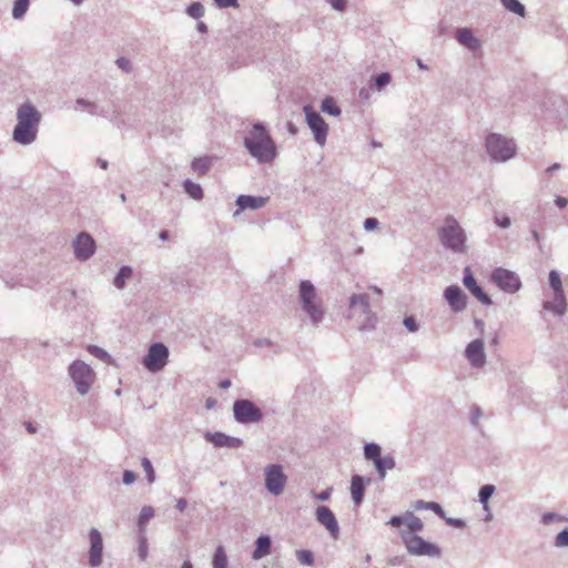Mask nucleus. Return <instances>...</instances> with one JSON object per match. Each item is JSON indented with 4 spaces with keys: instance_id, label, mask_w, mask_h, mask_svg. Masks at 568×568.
Segmentation results:
<instances>
[{
    "instance_id": "nucleus-1",
    "label": "nucleus",
    "mask_w": 568,
    "mask_h": 568,
    "mask_svg": "<svg viewBox=\"0 0 568 568\" xmlns=\"http://www.w3.org/2000/svg\"><path fill=\"white\" fill-rule=\"evenodd\" d=\"M244 146L258 163H270L276 156V145L262 123H255L244 138Z\"/></svg>"
},
{
    "instance_id": "nucleus-2",
    "label": "nucleus",
    "mask_w": 568,
    "mask_h": 568,
    "mask_svg": "<svg viewBox=\"0 0 568 568\" xmlns=\"http://www.w3.org/2000/svg\"><path fill=\"white\" fill-rule=\"evenodd\" d=\"M40 112L29 102L21 104L17 111V125L12 139L21 145H29L37 139Z\"/></svg>"
},
{
    "instance_id": "nucleus-3",
    "label": "nucleus",
    "mask_w": 568,
    "mask_h": 568,
    "mask_svg": "<svg viewBox=\"0 0 568 568\" xmlns=\"http://www.w3.org/2000/svg\"><path fill=\"white\" fill-rule=\"evenodd\" d=\"M438 237L445 248L458 254L467 252L466 232L453 215L445 217L444 224L438 229Z\"/></svg>"
},
{
    "instance_id": "nucleus-4",
    "label": "nucleus",
    "mask_w": 568,
    "mask_h": 568,
    "mask_svg": "<svg viewBox=\"0 0 568 568\" xmlns=\"http://www.w3.org/2000/svg\"><path fill=\"white\" fill-rule=\"evenodd\" d=\"M298 298L302 311L308 316L312 325L317 327L324 320L325 311L322 298L310 281L304 280L300 283Z\"/></svg>"
},
{
    "instance_id": "nucleus-5",
    "label": "nucleus",
    "mask_w": 568,
    "mask_h": 568,
    "mask_svg": "<svg viewBox=\"0 0 568 568\" xmlns=\"http://www.w3.org/2000/svg\"><path fill=\"white\" fill-rule=\"evenodd\" d=\"M488 155L495 162H507L517 153L516 142L498 133H489L485 140Z\"/></svg>"
},
{
    "instance_id": "nucleus-6",
    "label": "nucleus",
    "mask_w": 568,
    "mask_h": 568,
    "mask_svg": "<svg viewBox=\"0 0 568 568\" xmlns=\"http://www.w3.org/2000/svg\"><path fill=\"white\" fill-rule=\"evenodd\" d=\"M69 376L74 383L75 389L80 395H87L95 381V373L90 365L83 361L72 362L68 368Z\"/></svg>"
},
{
    "instance_id": "nucleus-7",
    "label": "nucleus",
    "mask_w": 568,
    "mask_h": 568,
    "mask_svg": "<svg viewBox=\"0 0 568 568\" xmlns=\"http://www.w3.org/2000/svg\"><path fill=\"white\" fill-rule=\"evenodd\" d=\"M399 534L410 555L427 556L430 558H439L442 556V549L437 545L426 541L418 535L405 530H400Z\"/></svg>"
},
{
    "instance_id": "nucleus-8",
    "label": "nucleus",
    "mask_w": 568,
    "mask_h": 568,
    "mask_svg": "<svg viewBox=\"0 0 568 568\" xmlns=\"http://www.w3.org/2000/svg\"><path fill=\"white\" fill-rule=\"evenodd\" d=\"M234 418L240 424H256L263 419L262 410L250 399H236L233 403Z\"/></svg>"
},
{
    "instance_id": "nucleus-9",
    "label": "nucleus",
    "mask_w": 568,
    "mask_h": 568,
    "mask_svg": "<svg viewBox=\"0 0 568 568\" xmlns=\"http://www.w3.org/2000/svg\"><path fill=\"white\" fill-rule=\"evenodd\" d=\"M169 355V348L163 343H154L149 347L142 363L149 372L158 373L166 366Z\"/></svg>"
},
{
    "instance_id": "nucleus-10",
    "label": "nucleus",
    "mask_w": 568,
    "mask_h": 568,
    "mask_svg": "<svg viewBox=\"0 0 568 568\" xmlns=\"http://www.w3.org/2000/svg\"><path fill=\"white\" fill-rule=\"evenodd\" d=\"M303 111L305 113L306 123L314 134L315 142L318 145L324 146L328 133L327 123L311 105H305Z\"/></svg>"
},
{
    "instance_id": "nucleus-11",
    "label": "nucleus",
    "mask_w": 568,
    "mask_h": 568,
    "mask_svg": "<svg viewBox=\"0 0 568 568\" xmlns=\"http://www.w3.org/2000/svg\"><path fill=\"white\" fill-rule=\"evenodd\" d=\"M490 280L506 293H516L521 287V281L519 276L515 272L503 267L495 268L491 272Z\"/></svg>"
},
{
    "instance_id": "nucleus-12",
    "label": "nucleus",
    "mask_w": 568,
    "mask_h": 568,
    "mask_svg": "<svg viewBox=\"0 0 568 568\" xmlns=\"http://www.w3.org/2000/svg\"><path fill=\"white\" fill-rule=\"evenodd\" d=\"M349 307L353 316L364 315L365 322L361 325V329L373 328L375 324V315L371 311L367 294H354L349 298Z\"/></svg>"
},
{
    "instance_id": "nucleus-13",
    "label": "nucleus",
    "mask_w": 568,
    "mask_h": 568,
    "mask_svg": "<svg viewBox=\"0 0 568 568\" xmlns=\"http://www.w3.org/2000/svg\"><path fill=\"white\" fill-rule=\"evenodd\" d=\"M287 477L281 465L272 464L265 468V487L274 496L283 493Z\"/></svg>"
},
{
    "instance_id": "nucleus-14",
    "label": "nucleus",
    "mask_w": 568,
    "mask_h": 568,
    "mask_svg": "<svg viewBox=\"0 0 568 568\" xmlns=\"http://www.w3.org/2000/svg\"><path fill=\"white\" fill-rule=\"evenodd\" d=\"M73 250L79 261H87L95 252V242L90 234L82 232L74 239Z\"/></svg>"
},
{
    "instance_id": "nucleus-15",
    "label": "nucleus",
    "mask_w": 568,
    "mask_h": 568,
    "mask_svg": "<svg viewBox=\"0 0 568 568\" xmlns=\"http://www.w3.org/2000/svg\"><path fill=\"white\" fill-rule=\"evenodd\" d=\"M316 520L327 529L329 535L337 539L339 536V526L334 513L326 506H318L315 510Z\"/></svg>"
},
{
    "instance_id": "nucleus-16",
    "label": "nucleus",
    "mask_w": 568,
    "mask_h": 568,
    "mask_svg": "<svg viewBox=\"0 0 568 568\" xmlns=\"http://www.w3.org/2000/svg\"><path fill=\"white\" fill-rule=\"evenodd\" d=\"M465 356L473 367L480 368L486 363L485 343L481 338L471 341L465 349Z\"/></svg>"
},
{
    "instance_id": "nucleus-17",
    "label": "nucleus",
    "mask_w": 568,
    "mask_h": 568,
    "mask_svg": "<svg viewBox=\"0 0 568 568\" xmlns=\"http://www.w3.org/2000/svg\"><path fill=\"white\" fill-rule=\"evenodd\" d=\"M444 297L452 311L459 313L467 306V296L457 285H449L444 291Z\"/></svg>"
},
{
    "instance_id": "nucleus-18",
    "label": "nucleus",
    "mask_w": 568,
    "mask_h": 568,
    "mask_svg": "<svg viewBox=\"0 0 568 568\" xmlns=\"http://www.w3.org/2000/svg\"><path fill=\"white\" fill-rule=\"evenodd\" d=\"M90 550L89 564L91 567H98L102 562L103 540L102 535L97 528H92L89 532Z\"/></svg>"
},
{
    "instance_id": "nucleus-19",
    "label": "nucleus",
    "mask_w": 568,
    "mask_h": 568,
    "mask_svg": "<svg viewBox=\"0 0 568 568\" xmlns=\"http://www.w3.org/2000/svg\"><path fill=\"white\" fill-rule=\"evenodd\" d=\"M464 285L467 287V290L484 305H491L493 301L486 294L483 288L477 284L475 277L471 274V271L469 267H465L464 270V278H463Z\"/></svg>"
},
{
    "instance_id": "nucleus-20",
    "label": "nucleus",
    "mask_w": 568,
    "mask_h": 568,
    "mask_svg": "<svg viewBox=\"0 0 568 568\" xmlns=\"http://www.w3.org/2000/svg\"><path fill=\"white\" fill-rule=\"evenodd\" d=\"M205 438L215 447L239 448L243 445V440L241 438L232 437L221 432H216L213 434L207 433Z\"/></svg>"
},
{
    "instance_id": "nucleus-21",
    "label": "nucleus",
    "mask_w": 568,
    "mask_h": 568,
    "mask_svg": "<svg viewBox=\"0 0 568 568\" xmlns=\"http://www.w3.org/2000/svg\"><path fill=\"white\" fill-rule=\"evenodd\" d=\"M267 200L268 199L264 196L240 195L236 199L237 210L234 212V216H237L242 211L247 209H261L266 205Z\"/></svg>"
},
{
    "instance_id": "nucleus-22",
    "label": "nucleus",
    "mask_w": 568,
    "mask_h": 568,
    "mask_svg": "<svg viewBox=\"0 0 568 568\" xmlns=\"http://www.w3.org/2000/svg\"><path fill=\"white\" fill-rule=\"evenodd\" d=\"M542 308L551 312L556 316H562L567 310L565 293H554V298L551 301H545Z\"/></svg>"
},
{
    "instance_id": "nucleus-23",
    "label": "nucleus",
    "mask_w": 568,
    "mask_h": 568,
    "mask_svg": "<svg viewBox=\"0 0 568 568\" xmlns=\"http://www.w3.org/2000/svg\"><path fill=\"white\" fill-rule=\"evenodd\" d=\"M371 483V478H364L359 475H354L351 481V495L356 505H361L364 498L365 485Z\"/></svg>"
},
{
    "instance_id": "nucleus-24",
    "label": "nucleus",
    "mask_w": 568,
    "mask_h": 568,
    "mask_svg": "<svg viewBox=\"0 0 568 568\" xmlns=\"http://www.w3.org/2000/svg\"><path fill=\"white\" fill-rule=\"evenodd\" d=\"M456 40L467 49L476 51L480 48V41L474 36L468 28H460L456 31Z\"/></svg>"
},
{
    "instance_id": "nucleus-25",
    "label": "nucleus",
    "mask_w": 568,
    "mask_h": 568,
    "mask_svg": "<svg viewBox=\"0 0 568 568\" xmlns=\"http://www.w3.org/2000/svg\"><path fill=\"white\" fill-rule=\"evenodd\" d=\"M271 537L267 535L260 536L255 541V549L252 552V559L260 560L271 552Z\"/></svg>"
},
{
    "instance_id": "nucleus-26",
    "label": "nucleus",
    "mask_w": 568,
    "mask_h": 568,
    "mask_svg": "<svg viewBox=\"0 0 568 568\" xmlns=\"http://www.w3.org/2000/svg\"><path fill=\"white\" fill-rule=\"evenodd\" d=\"M374 466L381 479H384L387 470L395 468V458L392 455L381 456L375 460Z\"/></svg>"
},
{
    "instance_id": "nucleus-27",
    "label": "nucleus",
    "mask_w": 568,
    "mask_h": 568,
    "mask_svg": "<svg viewBox=\"0 0 568 568\" xmlns=\"http://www.w3.org/2000/svg\"><path fill=\"white\" fill-rule=\"evenodd\" d=\"M183 189L191 199L195 201H200L203 199V189L199 183H195L191 180H185L183 182Z\"/></svg>"
},
{
    "instance_id": "nucleus-28",
    "label": "nucleus",
    "mask_w": 568,
    "mask_h": 568,
    "mask_svg": "<svg viewBox=\"0 0 568 568\" xmlns=\"http://www.w3.org/2000/svg\"><path fill=\"white\" fill-rule=\"evenodd\" d=\"M415 510H433L436 515H438L440 518H445V511L443 507L435 501H425V500H416L414 504Z\"/></svg>"
},
{
    "instance_id": "nucleus-29",
    "label": "nucleus",
    "mask_w": 568,
    "mask_h": 568,
    "mask_svg": "<svg viewBox=\"0 0 568 568\" xmlns=\"http://www.w3.org/2000/svg\"><path fill=\"white\" fill-rule=\"evenodd\" d=\"M132 274H133V270L131 266H128V265L122 266L113 280V285L118 290H123L126 284V280H129L132 276Z\"/></svg>"
},
{
    "instance_id": "nucleus-30",
    "label": "nucleus",
    "mask_w": 568,
    "mask_h": 568,
    "mask_svg": "<svg viewBox=\"0 0 568 568\" xmlns=\"http://www.w3.org/2000/svg\"><path fill=\"white\" fill-rule=\"evenodd\" d=\"M78 109L87 110L91 115H105V112L103 110H99L98 105L94 102H91L83 98H79L75 100V110Z\"/></svg>"
},
{
    "instance_id": "nucleus-31",
    "label": "nucleus",
    "mask_w": 568,
    "mask_h": 568,
    "mask_svg": "<svg viewBox=\"0 0 568 568\" xmlns=\"http://www.w3.org/2000/svg\"><path fill=\"white\" fill-rule=\"evenodd\" d=\"M405 525L408 528L407 531H410L412 534H414L415 531H422L424 528V524L420 520V518H418L410 511H407L405 514Z\"/></svg>"
},
{
    "instance_id": "nucleus-32",
    "label": "nucleus",
    "mask_w": 568,
    "mask_h": 568,
    "mask_svg": "<svg viewBox=\"0 0 568 568\" xmlns=\"http://www.w3.org/2000/svg\"><path fill=\"white\" fill-rule=\"evenodd\" d=\"M213 568H227V556L223 546H217L212 560Z\"/></svg>"
},
{
    "instance_id": "nucleus-33",
    "label": "nucleus",
    "mask_w": 568,
    "mask_h": 568,
    "mask_svg": "<svg viewBox=\"0 0 568 568\" xmlns=\"http://www.w3.org/2000/svg\"><path fill=\"white\" fill-rule=\"evenodd\" d=\"M501 4L510 12L525 17V6L518 0H500Z\"/></svg>"
},
{
    "instance_id": "nucleus-34",
    "label": "nucleus",
    "mask_w": 568,
    "mask_h": 568,
    "mask_svg": "<svg viewBox=\"0 0 568 568\" xmlns=\"http://www.w3.org/2000/svg\"><path fill=\"white\" fill-rule=\"evenodd\" d=\"M30 0H16L12 9V17L20 20L28 11Z\"/></svg>"
},
{
    "instance_id": "nucleus-35",
    "label": "nucleus",
    "mask_w": 568,
    "mask_h": 568,
    "mask_svg": "<svg viewBox=\"0 0 568 568\" xmlns=\"http://www.w3.org/2000/svg\"><path fill=\"white\" fill-rule=\"evenodd\" d=\"M153 517H154V509L151 506L142 507L140 516H139V520H138V526H139L140 531H142L145 528V526L148 525L150 519H152Z\"/></svg>"
},
{
    "instance_id": "nucleus-36",
    "label": "nucleus",
    "mask_w": 568,
    "mask_h": 568,
    "mask_svg": "<svg viewBox=\"0 0 568 568\" xmlns=\"http://www.w3.org/2000/svg\"><path fill=\"white\" fill-rule=\"evenodd\" d=\"M210 159L209 158H200L192 161V170L200 175H204L210 170Z\"/></svg>"
},
{
    "instance_id": "nucleus-37",
    "label": "nucleus",
    "mask_w": 568,
    "mask_h": 568,
    "mask_svg": "<svg viewBox=\"0 0 568 568\" xmlns=\"http://www.w3.org/2000/svg\"><path fill=\"white\" fill-rule=\"evenodd\" d=\"M381 446L375 443L366 444L364 447V456L367 460H372L375 463L376 459H378L381 455Z\"/></svg>"
},
{
    "instance_id": "nucleus-38",
    "label": "nucleus",
    "mask_w": 568,
    "mask_h": 568,
    "mask_svg": "<svg viewBox=\"0 0 568 568\" xmlns=\"http://www.w3.org/2000/svg\"><path fill=\"white\" fill-rule=\"evenodd\" d=\"M494 491H495L494 485H484L479 489V494H478L479 501L483 505L484 509L487 511H488V500L493 496Z\"/></svg>"
},
{
    "instance_id": "nucleus-39",
    "label": "nucleus",
    "mask_w": 568,
    "mask_h": 568,
    "mask_svg": "<svg viewBox=\"0 0 568 568\" xmlns=\"http://www.w3.org/2000/svg\"><path fill=\"white\" fill-rule=\"evenodd\" d=\"M392 81V75L388 72H382L372 79L373 85L376 90L382 91Z\"/></svg>"
},
{
    "instance_id": "nucleus-40",
    "label": "nucleus",
    "mask_w": 568,
    "mask_h": 568,
    "mask_svg": "<svg viewBox=\"0 0 568 568\" xmlns=\"http://www.w3.org/2000/svg\"><path fill=\"white\" fill-rule=\"evenodd\" d=\"M88 351L94 357H97L105 363H109V364L112 363V357L105 349H103L99 346H95V345H89Z\"/></svg>"
},
{
    "instance_id": "nucleus-41",
    "label": "nucleus",
    "mask_w": 568,
    "mask_h": 568,
    "mask_svg": "<svg viewBox=\"0 0 568 568\" xmlns=\"http://www.w3.org/2000/svg\"><path fill=\"white\" fill-rule=\"evenodd\" d=\"M549 285L554 290V293H564L561 278L556 270L549 272Z\"/></svg>"
},
{
    "instance_id": "nucleus-42",
    "label": "nucleus",
    "mask_w": 568,
    "mask_h": 568,
    "mask_svg": "<svg viewBox=\"0 0 568 568\" xmlns=\"http://www.w3.org/2000/svg\"><path fill=\"white\" fill-rule=\"evenodd\" d=\"M295 555L301 565L312 566L314 564V556L311 550L300 549L296 550Z\"/></svg>"
},
{
    "instance_id": "nucleus-43",
    "label": "nucleus",
    "mask_w": 568,
    "mask_h": 568,
    "mask_svg": "<svg viewBox=\"0 0 568 568\" xmlns=\"http://www.w3.org/2000/svg\"><path fill=\"white\" fill-rule=\"evenodd\" d=\"M321 109L323 112H326L334 116L341 114V109L334 103V101L331 98H326L323 100Z\"/></svg>"
},
{
    "instance_id": "nucleus-44",
    "label": "nucleus",
    "mask_w": 568,
    "mask_h": 568,
    "mask_svg": "<svg viewBox=\"0 0 568 568\" xmlns=\"http://www.w3.org/2000/svg\"><path fill=\"white\" fill-rule=\"evenodd\" d=\"M141 466L143 468V470L145 471L148 483L153 484L155 481V471H154L151 460L146 457H143L141 459Z\"/></svg>"
},
{
    "instance_id": "nucleus-45",
    "label": "nucleus",
    "mask_w": 568,
    "mask_h": 568,
    "mask_svg": "<svg viewBox=\"0 0 568 568\" xmlns=\"http://www.w3.org/2000/svg\"><path fill=\"white\" fill-rule=\"evenodd\" d=\"M186 13L193 19H200L204 16V7L200 2H193L186 8Z\"/></svg>"
},
{
    "instance_id": "nucleus-46",
    "label": "nucleus",
    "mask_w": 568,
    "mask_h": 568,
    "mask_svg": "<svg viewBox=\"0 0 568 568\" xmlns=\"http://www.w3.org/2000/svg\"><path fill=\"white\" fill-rule=\"evenodd\" d=\"M555 546L568 547V529H564L556 536Z\"/></svg>"
},
{
    "instance_id": "nucleus-47",
    "label": "nucleus",
    "mask_w": 568,
    "mask_h": 568,
    "mask_svg": "<svg viewBox=\"0 0 568 568\" xmlns=\"http://www.w3.org/2000/svg\"><path fill=\"white\" fill-rule=\"evenodd\" d=\"M115 64L118 65L119 69H121L125 73H130L132 70L130 60L124 57L118 58L115 61Z\"/></svg>"
},
{
    "instance_id": "nucleus-48",
    "label": "nucleus",
    "mask_w": 568,
    "mask_h": 568,
    "mask_svg": "<svg viewBox=\"0 0 568 568\" xmlns=\"http://www.w3.org/2000/svg\"><path fill=\"white\" fill-rule=\"evenodd\" d=\"M494 222L497 226H499L501 229H508L511 225V221L507 215L500 216V215L496 214L494 216Z\"/></svg>"
},
{
    "instance_id": "nucleus-49",
    "label": "nucleus",
    "mask_w": 568,
    "mask_h": 568,
    "mask_svg": "<svg viewBox=\"0 0 568 568\" xmlns=\"http://www.w3.org/2000/svg\"><path fill=\"white\" fill-rule=\"evenodd\" d=\"M215 6L220 9L224 8H237L239 0H213Z\"/></svg>"
},
{
    "instance_id": "nucleus-50",
    "label": "nucleus",
    "mask_w": 568,
    "mask_h": 568,
    "mask_svg": "<svg viewBox=\"0 0 568 568\" xmlns=\"http://www.w3.org/2000/svg\"><path fill=\"white\" fill-rule=\"evenodd\" d=\"M561 520V516L556 513H545L541 517L544 525H550L554 521Z\"/></svg>"
},
{
    "instance_id": "nucleus-51",
    "label": "nucleus",
    "mask_w": 568,
    "mask_h": 568,
    "mask_svg": "<svg viewBox=\"0 0 568 568\" xmlns=\"http://www.w3.org/2000/svg\"><path fill=\"white\" fill-rule=\"evenodd\" d=\"M378 220L375 219V217H367L365 221H364V230L366 232H371V231H374L375 229L378 227Z\"/></svg>"
},
{
    "instance_id": "nucleus-52",
    "label": "nucleus",
    "mask_w": 568,
    "mask_h": 568,
    "mask_svg": "<svg viewBox=\"0 0 568 568\" xmlns=\"http://www.w3.org/2000/svg\"><path fill=\"white\" fill-rule=\"evenodd\" d=\"M404 325L409 332H416L418 329V324L413 316H406L404 318Z\"/></svg>"
},
{
    "instance_id": "nucleus-53",
    "label": "nucleus",
    "mask_w": 568,
    "mask_h": 568,
    "mask_svg": "<svg viewBox=\"0 0 568 568\" xmlns=\"http://www.w3.org/2000/svg\"><path fill=\"white\" fill-rule=\"evenodd\" d=\"M136 480V474L132 470H124L122 481L124 485H132Z\"/></svg>"
},
{
    "instance_id": "nucleus-54",
    "label": "nucleus",
    "mask_w": 568,
    "mask_h": 568,
    "mask_svg": "<svg viewBox=\"0 0 568 568\" xmlns=\"http://www.w3.org/2000/svg\"><path fill=\"white\" fill-rule=\"evenodd\" d=\"M146 556H148L146 539L144 536H141L140 537V546H139V557L141 558V560H145Z\"/></svg>"
},
{
    "instance_id": "nucleus-55",
    "label": "nucleus",
    "mask_w": 568,
    "mask_h": 568,
    "mask_svg": "<svg viewBox=\"0 0 568 568\" xmlns=\"http://www.w3.org/2000/svg\"><path fill=\"white\" fill-rule=\"evenodd\" d=\"M483 413H481V409L478 407V406H475L473 409H471V414H470V423L474 425V426H478V422L481 417Z\"/></svg>"
},
{
    "instance_id": "nucleus-56",
    "label": "nucleus",
    "mask_w": 568,
    "mask_h": 568,
    "mask_svg": "<svg viewBox=\"0 0 568 568\" xmlns=\"http://www.w3.org/2000/svg\"><path fill=\"white\" fill-rule=\"evenodd\" d=\"M336 11H344L346 8L347 0H326Z\"/></svg>"
},
{
    "instance_id": "nucleus-57",
    "label": "nucleus",
    "mask_w": 568,
    "mask_h": 568,
    "mask_svg": "<svg viewBox=\"0 0 568 568\" xmlns=\"http://www.w3.org/2000/svg\"><path fill=\"white\" fill-rule=\"evenodd\" d=\"M332 491H333V488L328 487L327 489H325L318 494H315V499H317L320 501H326L329 499Z\"/></svg>"
},
{
    "instance_id": "nucleus-58",
    "label": "nucleus",
    "mask_w": 568,
    "mask_h": 568,
    "mask_svg": "<svg viewBox=\"0 0 568 568\" xmlns=\"http://www.w3.org/2000/svg\"><path fill=\"white\" fill-rule=\"evenodd\" d=\"M445 521L449 525V526H453L455 528H464L465 527V521L463 519H459V518H444Z\"/></svg>"
},
{
    "instance_id": "nucleus-59",
    "label": "nucleus",
    "mask_w": 568,
    "mask_h": 568,
    "mask_svg": "<svg viewBox=\"0 0 568 568\" xmlns=\"http://www.w3.org/2000/svg\"><path fill=\"white\" fill-rule=\"evenodd\" d=\"M405 524V515L404 516H394L389 519L388 525L393 527H399Z\"/></svg>"
},
{
    "instance_id": "nucleus-60",
    "label": "nucleus",
    "mask_w": 568,
    "mask_h": 568,
    "mask_svg": "<svg viewBox=\"0 0 568 568\" xmlns=\"http://www.w3.org/2000/svg\"><path fill=\"white\" fill-rule=\"evenodd\" d=\"M175 507H176V509H178L179 511H184V510H185V508L187 507V501H186V499H184V498H179V499L176 500V505H175Z\"/></svg>"
},
{
    "instance_id": "nucleus-61",
    "label": "nucleus",
    "mask_w": 568,
    "mask_h": 568,
    "mask_svg": "<svg viewBox=\"0 0 568 568\" xmlns=\"http://www.w3.org/2000/svg\"><path fill=\"white\" fill-rule=\"evenodd\" d=\"M555 203L556 205L559 207V209H564L567 206L568 204V200L566 197H562V196H557L555 199Z\"/></svg>"
},
{
    "instance_id": "nucleus-62",
    "label": "nucleus",
    "mask_w": 568,
    "mask_h": 568,
    "mask_svg": "<svg viewBox=\"0 0 568 568\" xmlns=\"http://www.w3.org/2000/svg\"><path fill=\"white\" fill-rule=\"evenodd\" d=\"M286 128H287V131L292 134V135H295L297 133V128L295 126V124L293 122H287L286 123Z\"/></svg>"
},
{
    "instance_id": "nucleus-63",
    "label": "nucleus",
    "mask_w": 568,
    "mask_h": 568,
    "mask_svg": "<svg viewBox=\"0 0 568 568\" xmlns=\"http://www.w3.org/2000/svg\"><path fill=\"white\" fill-rule=\"evenodd\" d=\"M560 168H561V166H560V164H559V163H554L552 165H550V166H548V168H547L546 172H547V173H549V174H551V173H554V172H556V171L560 170Z\"/></svg>"
},
{
    "instance_id": "nucleus-64",
    "label": "nucleus",
    "mask_w": 568,
    "mask_h": 568,
    "mask_svg": "<svg viewBox=\"0 0 568 568\" xmlns=\"http://www.w3.org/2000/svg\"><path fill=\"white\" fill-rule=\"evenodd\" d=\"M216 404V400L212 397H209L205 402V406L207 409H212Z\"/></svg>"
}]
</instances>
